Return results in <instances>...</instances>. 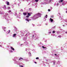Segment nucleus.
<instances>
[{
    "label": "nucleus",
    "mask_w": 67,
    "mask_h": 67,
    "mask_svg": "<svg viewBox=\"0 0 67 67\" xmlns=\"http://www.w3.org/2000/svg\"><path fill=\"white\" fill-rule=\"evenodd\" d=\"M37 16H38V15H35L34 16V17H36L35 19H37V18H39V17H37Z\"/></svg>",
    "instance_id": "f257e3e1"
},
{
    "label": "nucleus",
    "mask_w": 67,
    "mask_h": 67,
    "mask_svg": "<svg viewBox=\"0 0 67 67\" xmlns=\"http://www.w3.org/2000/svg\"><path fill=\"white\" fill-rule=\"evenodd\" d=\"M10 48L12 50H13V51H14V48H13L12 47H10Z\"/></svg>",
    "instance_id": "f03ea898"
},
{
    "label": "nucleus",
    "mask_w": 67,
    "mask_h": 67,
    "mask_svg": "<svg viewBox=\"0 0 67 67\" xmlns=\"http://www.w3.org/2000/svg\"><path fill=\"white\" fill-rule=\"evenodd\" d=\"M6 3H7V5H9V4H9V2L8 1H6Z\"/></svg>",
    "instance_id": "7ed1b4c3"
},
{
    "label": "nucleus",
    "mask_w": 67,
    "mask_h": 67,
    "mask_svg": "<svg viewBox=\"0 0 67 67\" xmlns=\"http://www.w3.org/2000/svg\"><path fill=\"white\" fill-rule=\"evenodd\" d=\"M50 21L51 22H52L53 21V19H52L51 18H50Z\"/></svg>",
    "instance_id": "20e7f679"
},
{
    "label": "nucleus",
    "mask_w": 67,
    "mask_h": 67,
    "mask_svg": "<svg viewBox=\"0 0 67 67\" xmlns=\"http://www.w3.org/2000/svg\"><path fill=\"white\" fill-rule=\"evenodd\" d=\"M21 59H22V60H23V59L22 58H20L19 59V60H20Z\"/></svg>",
    "instance_id": "39448f33"
},
{
    "label": "nucleus",
    "mask_w": 67,
    "mask_h": 67,
    "mask_svg": "<svg viewBox=\"0 0 67 67\" xmlns=\"http://www.w3.org/2000/svg\"><path fill=\"white\" fill-rule=\"evenodd\" d=\"M16 35L15 34H14L13 35V37H15V36H16Z\"/></svg>",
    "instance_id": "423d86ee"
},
{
    "label": "nucleus",
    "mask_w": 67,
    "mask_h": 67,
    "mask_svg": "<svg viewBox=\"0 0 67 67\" xmlns=\"http://www.w3.org/2000/svg\"><path fill=\"white\" fill-rule=\"evenodd\" d=\"M37 14V15H39V16H41V13H38Z\"/></svg>",
    "instance_id": "0eeeda50"
},
{
    "label": "nucleus",
    "mask_w": 67,
    "mask_h": 67,
    "mask_svg": "<svg viewBox=\"0 0 67 67\" xmlns=\"http://www.w3.org/2000/svg\"><path fill=\"white\" fill-rule=\"evenodd\" d=\"M23 14L24 15H26V13H23Z\"/></svg>",
    "instance_id": "6e6552de"
},
{
    "label": "nucleus",
    "mask_w": 67,
    "mask_h": 67,
    "mask_svg": "<svg viewBox=\"0 0 67 67\" xmlns=\"http://www.w3.org/2000/svg\"><path fill=\"white\" fill-rule=\"evenodd\" d=\"M64 1V0H60V1H59V2H63Z\"/></svg>",
    "instance_id": "1a4fd4ad"
},
{
    "label": "nucleus",
    "mask_w": 67,
    "mask_h": 67,
    "mask_svg": "<svg viewBox=\"0 0 67 67\" xmlns=\"http://www.w3.org/2000/svg\"><path fill=\"white\" fill-rule=\"evenodd\" d=\"M28 15L29 16H31V14H30V13H28Z\"/></svg>",
    "instance_id": "9d476101"
},
{
    "label": "nucleus",
    "mask_w": 67,
    "mask_h": 67,
    "mask_svg": "<svg viewBox=\"0 0 67 67\" xmlns=\"http://www.w3.org/2000/svg\"><path fill=\"white\" fill-rule=\"evenodd\" d=\"M42 47L43 48H46V47H44V46H42Z\"/></svg>",
    "instance_id": "9b49d317"
},
{
    "label": "nucleus",
    "mask_w": 67,
    "mask_h": 67,
    "mask_svg": "<svg viewBox=\"0 0 67 67\" xmlns=\"http://www.w3.org/2000/svg\"><path fill=\"white\" fill-rule=\"evenodd\" d=\"M35 1L36 2H37L38 1V0H35Z\"/></svg>",
    "instance_id": "f8f14e48"
},
{
    "label": "nucleus",
    "mask_w": 67,
    "mask_h": 67,
    "mask_svg": "<svg viewBox=\"0 0 67 67\" xmlns=\"http://www.w3.org/2000/svg\"><path fill=\"white\" fill-rule=\"evenodd\" d=\"M55 32L54 31H52V33H55Z\"/></svg>",
    "instance_id": "ddd939ff"
},
{
    "label": "nucleus",
    "mask_w": 67,
    "mask_h": 67,
    "mask_svg": "<svg viewBox=\"0 0 67 67\" xmlns=\"http://www.w3.org/2000/svg\"><path fill=\"white\" fill-rule=\"evenodd\" d=\"M29 16H29V15H28L26 16V18H29Z\"/></svg>",
    "instance_id": "4468645a"
},
{
    "label": "nucleus",
    "mask_w": 67,
    "mask_h": 67,
    "mask_svg": "<svg viewBox=\"0 0 67 67\" xmlns=\"http://www.w3.org/2000/svg\"><path fill=\"white\" fill-rule=\"evenodd\" d=\"M36 59H39V58L38 57H37L36 58Z\"/></svg>",
    "instance_id": "2eb2a0df"
},
{
    "label": "nucleus",
    "mask_w": 67,
    "mask_h": 67,
    "mask_svg": "<svg viewBox=\"0 0 67 67\" xmlns=\"http://www.w3.org/2000/svg\"><path fill=\"white\" fill-rule=\"evenodd\" d=\"M29 20V19H25V20L26 21H27Z\"/></svg>",
    "instance_id": "dca6fc26"
},
{
    "label": "nucleus",
    "mask_w": 67,
    "mask_h": 67,
    "mask_svg": "<svg viewBox=\"0 0 67 67\" xmlns=\"http://www.w3.org/2000/svg\"><path fill=\"white\" fill-rule=\"evenodd\" d=\"M20 67H24L23 66V65H20Z\"/></svg>",
    "instance_id": "f3484780"
},
{
    "label": "nucleus",
    "mask_w": 67,
    "mask_h": 67,
    "mask_svg": "<svg viewBox=\"0 0 67 67\" xmlns=\"http://www.w3.org/2000/svg\"><path fill=\"white\" fill-rule=\"evenodd\" d=\"M51 18H53L54 17V16L53 15H52L51 16Z\"/></svg>",
    "instance_id": "a211bd4d"
},
{
    "label": "nucleus",
    "mask_w": 67,
    "mask_h": 67,
    "mask_svg": "<svg viewBox=\"0 0 67 67\" xmlns=\"http://www.w3.org/2000/svg\"><path fill=\"white\" fill-rule=\"evenodd\" d=\"M46 16H47V15L45 16L46 18H47V17H46Z\"/></svg>",
    "instance_id": "6ab92c4d"
},
{
    "label": "nucleus",
    "mask_w": 67,
    "mask_h": 67,
    "mask_svg": "<svg viewBox=\"0 0 67 67\" xmlns=\"http://www.w3.org/2000/svg\"><path fill=\"white\" fill-rule=\"evenodd\" d=\"M10 30H9V32H8V33H10Z\"/></svg>",
    "instance_id": "aec40b11"
},
{
    "label": "nucleus",
    "mask_w": 67,
    "mask_h": 67,
    "mask_svg": "<svg viewBox=\"0 0 67 67\" xmlns=\"http://www.w3.org/2000/svg\"><path fill=\"white\" fill-rule=\"evenodd\" d=\"M48 11L49 12V11H51V10L49 9H48Z\"/></svg>",
    "instance_id": "412c9836"
},
{
    "label": "nucleus",
    "mask_w": 67,
    "mask_h": 67,
    "mask_svg": "<svg viewBox=\"0 0 67 67\" xmlns=\"http://www.w3.org/2000/svg\"><path fill=\"white\" fill-rule=\"evenodd\" d=\"M9 12H11V11H10V10L9 11Z\"/></svg>",
    "instance_id": "4be33fe9"
},
{
    "label": "nucleus",
    "mask_w": 67,
    "mask_h": 67,
    "mask_svg": "<svg viewBox=\"0 0 67 67\" xmlns=\"http://www.w3.org/2000/svg\"><path fill=\"white\" fill-rule=\"evenodd\" d=\"M65 34H67V31H66V32H65Z\"/></svg>",
    "instance_id": "5701e85b"
},
{
    "label": "nucleus",
    "mask_w": 67,
    "mask_h": 67,
    "mask_svg": "<svg viewBox=\"0 0 67 67\" xmlns=\"http://www.w3.org/2000/svg\"><path fill=\"white\" fill-rule=\"evenodd\" d=\"M55 56H57V54H55Z\"/></svg>",
    "instance_id": "b1692460"
},
{
    "label": "nucleus",
    "mask_w": 67,
    "mask_h": 67,
    "mask_svg": "<svg viewBox=\"0 0 67 67\" xmlns=\"http://www.w3.org/2000/svg\"><path fill=\"white\" fill-rule=\"evenodd\" d=\"M34 63H35V64H36V63H37L36 62H34Z\"/></svg>",
    "instance_id": "393cba45"
},
{
    "label": "nucleus",
    "mask_w": 67,
    "mask_h": 67,
    "mask_svg": "<svg viewBox=\"0 0 67 67\" xmlns=\"http://www.w3.org/2000/svg\"><path fill=\"white\" fill-rule=\"evenodd\" d=\"M30 21V20H28L27 21L28 22H29V21Z\"/></svg>",
    "instance_id": "a878e982"
},
{
    "label": "nucleus",
    "mask_w": 67,
    "mask_h": 67,
    "mask_svg": "<svg viewBox=\"0 0 67 67\" xmlns=\"http://www.w3.org/2000/svg\"><path fill=\"white\" fill-rule=\"evenodd\" d=\"M49 34H50V33H51V32H49Z\"/></svg>",
    "instance_id": "bb28decb"
},
{
    "label": "nucleus",
    "mask_w": 67,
    "mask_h": 67,
    "mask_svg": "<svg viewBox=\"0 0 67 67\" xmlns=\"http://www.w3.org/2000/svg\"><path fill=\"white\" fill-rule=\"evenodd\" d=\"M53 65H55V63H54Z\"/></svg>",
    "instance_id": "cd10ccee"
},
{
    "label": "nucleus",
    "mask_w": 67,
    "mask_h": 67,
    "mask_svg": "<svg viewBox=\"0 0 67 67\" xmlns=\"http://www.w3.org/2000/svg\"><path fill=\"white\" fill-rule=\"evenodd\" d=\"M6 27H4V29H6Z\"/></svg>",
    "instance_id": "c85d7f7f"
},
{
    "label": "nucleus",
    "mask_w": 67,
    "mask_h": 67,
    "mask_svg": "<svg viewBox=\"0 0 67 67\" xmlns=\"http://www.w3.org/2000/svg\"><path fill=\"white\" fill-rule=\"evenodd\" d=\"M34 35H33V37H34Z\"/></svg>",
    "instance_id": "c756f323"
},
{
    "label": "nucleus",
    "mask_w": 67,
    "mask_h": 67,
    "mask_svg": "<svg viewBox=\"0 0 67 67\" xmlns=\"http://www.w3.org/2000/svg\"><path fill=\"white\" fill-rule=\"evenodd\" d=\"M54 27H55V26Z\"/></svg>",
    "instance_id": "7c9ffc66"
},
{
    "label": "nucleus",
    "mask_w": 67,
    "mask_h": 67,
    "mask_svg": "<svg viewBox=\"0 0 67 67\" xmlns=\"http://www.w3.org/2000/svg\"><path fill=\"white\" fill-rule=\"evenodd\" d=\"M11 52H13L12 51H11Z\"/></svg>",
    "instance_id": "2f4dec72"
},
{
    "label": "nucleus",
    "mask_w": 67,
    "mask_h": 67,
    "mask_svg": "<svg viewBox=\"0 0 67 67\" xmlns=\"http://www.w3.org/2000/svg\"><path fill=\"white\" fill-rule=\"evenodd\" d=\"M0 46H1V45H0Z\"/></svg>",
    "instance_id": "473e14b6"
},
{
    "label": "nucleus",
    "mask_w": 67,
    "mask_h": 67,
    "mask_svg": "<svg viewBox=\"0 0 67 67\" xmlns=\"http://www.w3.org/2000/svg\"><path fill=\"white\" fill-rule=\"evenodd\" d=\"M50 1H51V0H50Z\"/></svg>",
    "instance_id": "72a5a7b5"
}]
</instances>
